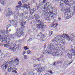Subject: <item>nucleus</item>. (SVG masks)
<instances>
[{
  "label": "nucleus",
  "instance_id": "1",
  "mask_svg": "<svg viewBox=\"0 0 75 75\" xmlns=\"http://www.w3.org/2000/svg\"><path fill=\"white\" fill-rule=\"evenodd\" d=\"M62 38L61 36H57L55 39H53L52 40V42H54V44L51 43L49 45L47 48L48 49H50V50L52 53L53 56H57L59 57L60 55H62V54H60L61 51L60 50L58 46V44H59V41H60Z\"/></svg>",
  "mask_w": 75,
  "mask_h": 75
},
{
  "label": "nucleus",
  "instance_id": "2",
  "mask_svg": "<svg viewBox=\"0 0 75 75\" xmlns=\"http://www.w3.org/2000/svg\"><path fill=\"white\" fill-rule=\"evenodd\" d=\"M57 36H61L62 38L59 41V44L58 43H56V44H57V47H59L58 48H59V49H60V51H61V52L60 53V54H61L63 55V54L62 53H63V52H65V50H64V49L61 48V45L60 44V42H61V43H62V44H65V40L63 39L61 40V39H62V38H67V39L68 40V41H70V40H71V41H74V40L73 38H75V35L74 34H71L70 35V36L69 37L68 35L67 34H65L64 35H62Z\"/></svg>",
  "mask_w": 75,
  "mask_h": 75
},
{
  "label": "nucleus",
  "instance_id": "3",
  "mask_svg": "<svg viewBox=\"0 0 75 75\" xmlns=\"http://www.w3.org/2000/svg\"><path fill=\"white\" fill-rule=\"evenodd\" d=\"M11 61H9V65L8 66L9 67L8 69H7L8 72H11V70L13 69V68L14 67V64L17 65L19 64V62L20 61L17 58L16 59L15 58H13L10 60Z\"/></svg>",
  "mask_w": 75,
  "mask_h": 75
},
{
  "label": "nucleus",
  "instance_id": "4",
  "mask_svg": "<svg viewBox=\"0 0 75 75\" xmlns=\"http://www.w3.org/2000/svg\"><path fill=\"white\" fill-rule=\"evenodd\" d=\"M16 33L15 34L11 35L9 34L8 35V40H10V38L11 39H14V36L15 37H18V38H20L21 37H22L24 35V32L22 31H20L21 29L19 28H18L16 29Z\"/></svg>",
  "mask_w": 75,
  "mask_h": 75
},
{
  "label": "nucleus",
  "instance_id": "5",
  "mask_svg": "<svg viewBox=\"0 0 75 75\" xmlns=\"http://www.w3.org/2000/svg\"><path fill=\"white\" fill-rule=\"evenodd\" d=\"M34 17L35 18V20L38 23H40V24H36V26L37 28L38 29H41L43 31H44V28H45L46 25H44V23L42 21L41 22L40 20L38 19L40 17L39 15L35 14L34 15Z\"/></svg>",
  "mask_w": 75,
  "mask_h": 75
},
{
  "label": "nucleus",
  "instance_id": "6",
  "mask_svg": "<svg viewBox=\"0 0 75 75\" xmlns=\"http://www.w3.org/2000/svg\"><path fill=\"white\" fill-rule=\"evenodd\" d=\"M71 8L69 7L67 9L65 10V11L66 12H65L64 13V18L65 19L67 18V19H69L70 18L72 17L71 15L74 14L75 13V8L73 9V11L72 12L70 11ZM68 12V13H67Z\"/></svg>",
  "mask_w": 75,
  "mask_h": 75
},
{
  "label": "nucleus",
  "instance_id": "7",
  "mask_svg": "<svg viewBox=\"0 0 75 75\" xmlns=\"http://www.w3.org/2000/svg\"><path fill=\"white\" fill-rule=\"evenodd\" d=\"M6 35L5 31L2 30H0V40L1 42H3L4 43L7 42V39L8 38L9 36Z\"/></svg>",
  "mask_w": 75,
  "mask_h": 75
},
{
  "label": "nucleus",
  "instance_id": "8",
  "mask_svg": "<svg viewBox=\"0 0 75 75\" xmlns=\"http://www.w3.org/2000/svg\"><path fill=\"white\" fill-rule=\"evenodd\" d=\"M41 4L40 5V4H39L38 5V7L39 8H41L42 7L43 9L44 10H46V11H48V10H49L48 9L49 7H48L47 6V4H49V2H45V0H41Z\"/></svg>",
  "mask_w": 75,
  "mask_h": 75
},
{
  "label": "nucleus",
  "instance_id": "9",
  "mask_svg": "<svg viewBox=\"0 0 75 75\" xmlns=\"http://www.w3.org/2000/svg\"><path fill=\"white\" fill-rule=\"evenodd\" d=\"M16 15H17V16H19V17H22L23 19H20V23H21V26L23 27H25V26H24V25L26 24V21H23V13L20 14V13L18 12H17L16 13Z\"/></svg>",
  "mask_w": 75,
  "mask_h": 75
},
{
  "label": "nucleus",
  "instance_id": "10",
  "mask_svg": "<svg viewBox=\"0 0 75 75\" xmlns=\"http://www.w3.org/2000/svg\"><path fill=\"white\" fill-rule=\"evenodd\" d=\"M43 13L45 16H45V18L46 20H47V21H50V18H48V16H51V18H52V19H54V16H52V15H50V13H48V11H43Z\"/></svg>",
  "mask_w": 75,
  "mask_h": 75
},
{
  "label": "nucleus",
  "instance_id": "11",
  "mask_svg": "<svg viewBox=\"0 0 75 75\" xmlns=\"http://www.w3.org/2000/svg\"><path fill=\"white\" fill-rule=\"evenodd\" d=\"M14 18V20L9 21V22L11 24H12L15 27H16L17 26V23H18V21L16 19H16L17 18V16H15Z\"/></svg>",
  "mask_w": 75,
  "mask_h": 75
},
{
  "label": "nucleus",
  "instance_id": "12",
  "mask_svg": "<svg viewBox=\"0 0 75 75\" xmlns=\"http://www.w3.org/2000/svg\"><path fill=\"white\" fill-rule=\"evenodd\" d=\"M51 8L52 10L53 11L51 12H50V14L51 15V16H54V15L57 16V12L55 11L56 10V8L55 7H53L52 8L51 7Z\"/></svg>",
  "mask_w": 75,
  "mask_h": 75
},
{
  "label": "nucleus",
  "instance_id": "13",
  "mask_svg": "<svg viewBox=\"0 0 75 75\" xmlns=\"http://www.w3.org/2000/svg\"><path fill=\"white\" fill-rule=\"evenodd\" d=\"M8 11L6 14V17H8V16H10V15H12V14H13L11 11V9H10V8H8Z\"/></svg>",
  "mask_w": 75,
  "mask_h": 75
},
{
  "label": "nucleus",
  "instance_id": "14",
  "mask_svg": "<svg viewBox=\"0 0 75 75\" xmlns=\"http://www.w3.org/2000/svg\"><path fill=\"white\" fill-rule=\"evenodd\" d=\"M9 62H7L6 63V64H4L2 65L1 66V68L2 69H6L7 68V66H8L9 65Z\"/></svg>",
  "mask_w": 75,
  "mask_h": 75
},
{
  "label": "nucleus",
  "instance_id": "15",
  "mask_svg": "<svg viewBox=\"0 0 75 75\" xmlns=\"http://www.w3.org/2000/svg\"><path fill=\"white\" fill-rule=\"evenodd\" d=\"M43 54L44 55H45L47 54H52V52L49 49H47L46 50H45L43 52Z\"/></svg>",
  "mask_w": 75,
  "mask_h": 75
},
{
  "label": "nucleus",
  "instance_id": "16",
  "mask_svg": "<svg viewBox=\"0 0 75 75\" xmlns=\"http://www.w3.org/2000/svg\"><path fill=\"white\" fill-rule=\"evenodd\" d=\"M30 5L29 4H28V6L27 4H25L23 5V8H24V10L25 8H26L28 10L30 11V6H29Z\"/></svg>",
  "mask_w": 75,
  "mask_h": 75
},
{
  "label": "nucleus",
  "instance_id": "17",
  "mask_svg": "<svg viewBox=\"0 0 75 75\" xmlns=\"http://www.w3.org/2000/svg\"><path fill=\"white\" fill-rule=\"evenodd\" d=\"M44 70H45V68L44 67L41 68L39 67L38 69V72H41L44 71Z\"/></svg>",
  "mask_w": 75,
  "mask_h": 75
},
{
  "label": "nucleus",
  "instance_id": "18",
  "mask_svg": "<svg viewBox=\"0 0 75 75\" xmlns=\"http://www.w3.org/2000/svg\"><path fill=\"white\" fill-rule=\"evenodd\" d=\"M11 26V24H8L6 26V27L7 28L6 29V34H8V27H10Z\"/></svg>",
  "mask_w": 75,
  "mask_h": 75
},
{
  "label": "nucleus",
  "instance_id": "19",
  "mask_svg": "<svg viewBox=\"0 0 75 75\" xmlns=\"http://www.w3.org/2000/svg\"><path fill=\"white\" fill-rule=\"evenodd\" d=\"M16 66L14 64H13V69H15L12 71L13 72H15V73H17V72L16 71H17V68H16Z\"/></svg>",
  "mask_w": 75,
  "mask_h": 75
},
{
  "label": "nucleus",
  "instance_id": "20",
  "mask_svg": "<svg viewBox=\"0 0 75 75\" xmlns=\"http://www.w3.org/2000/svg\"><path fill=\"white\" fill-rule=\"evenodd\" d=\"M16 8H20L21 10H24V5L23 6H21V5H18L16 6Z\"/></svg>",
  "mask_w": 75,
  "mask_h": 75
},
{
  "label": "nucleus",
  "instance_id": "21",
  "mask_svg": "<svg viewBox=\"0 0 75 75\" xmlns=\"http://www.w3.org/2000/svg\"><path fill=\"white\" fill-rule=\"evenodd\" d=\"M64 1L63 2V0H61L60 2V7L61 8L63 7V5H64V1H65V0H64Z\"/></svg>",
  "mask_w": 75,
  "mask_h": 75
},
{
  "label": "nucleus",
  "instance_id": "22",
  "mask_svg": "<svg viewBox=\"0 0 75 75\" xmlns=\"http://www.w3.org/2000/svg\"><path fill=\"white\" fill-rule=\"evenodd\" d=\"M36 11L35 8H33V9H31L30 12V14H33L34 13V12H35Z\"/></svg>",
  "mask_w": 75,
  "mask_h": 75
},
{
  "label": "nucleus",
  "instance_id": "23",
  "mask_svg": "<svg viewBox=\"0 0 75 75\" xmlns=\"http://www.w3.org/2000/svg\"><path fill=\"white\" fill-rule=\"evenodd\" d=\"M4 47H6V48H9L10 47V44L7 43L6 44H5L4 45Z\"/></svg>",
  "mask_w": 75,
  "mask_h": 75
},
{
  "label": "nucleus",
  "instance_id": "24",
  "mask_svg": "<svg viewBox=\"0 0 75 75\" xmlns=\"http://www.w3.org/2000/svg\"><path fill=\"white\" fill-rule=\"evenodd\" d=\"M45 35H42L41 36V39L42 41H44L43 40L45 39Z\"/></svg>",
  "mask_w": 75,
  "mask_h": 75
},
{
  "label": "nucleus",
  "instance_id": "25",
  "mask_svg": "<svg viewBox=\"0 0 75 75\" xmlns=\"http://www.w3.org/2000/svg\"><path fill=\"white\" fill-rule=\"evenodd\" d=\"M33 66L34 67H36V68H38L39 67H40V65L38 64L36 65L35 64H34L33 65Z\"/></svg>",
  "mask_w": 75,
  "mask_h": 75
},
{
  "label": "nucleus",
  "instance_id": "26",
  "mask_svg": "<svg viewBox=\"0 0 75 75\" xmlns=\"http://www.w3.org/2000/svg\"><path fill=\"white\" fill-rule=\"evenodd\" d=\"M0 3H1L2 6L4 5V1L3 0H0Z\"/></svg>",
  "mask_w": 75,
  "mask_h": 75
},
{
  "label": "nucleus",
  "instance_id": "27",
  "mask_svg": "<svg viewBox=\"0 0 75 75\" xmlns=\"http://www.w3.org/2000/svg\"><path fill=\"white\" fill-rule=\"evenodd\" d=\"M55 25L54 22H53L52 23H51V25L50 26V27H53Z\"/></svg>",
  "mask_w": 75,
  "mask_h": 75
},
{
  "label": "nucleus",
  "instance_id": "28",
  "mask_svg": "<svg viewBox=\"0 0 75 75\" xmlns=\"http://www.w3.org/2000/svg\"><path fill=\"white\" fill-rule=\"evenodd\" d=\"M59 63H60V64H61V62L60 61L57 62V63L54 62V64H53V65H56V64H59Z\"/></svg>",
  "mask_w": 75,
  "mask_h": 75
},
{
  "label": "nucleus",
  "instance_id": "29",
  "mask_svg": "<svg viewBox=\"0 0 75 75\" xmlns=\"http://www.w3.org/2000/svg\"><path fill=\"white\" fill-rule=\"evenodd\" d=\"M34 71L30 72L29 73V75H34Z\"/></svg>",
  "mask_w": 75,
  "mask_h": 75
},
{
  "label": "nucleus",
  "instance_id": "30",
  "mask_svg": "<svg viewBox=\"0 0 75 75\" xmlns=\"http://www.w3.org/2000/svg\"><path fill=\"white\" fill-rule=\"evenodd\" d=\"M52 31L50 30L49 31V35H50V37L51 36V35H52Z\"/></svg>",
  "mask_w": 75,
  "mask_h": 75
},
{
  "label": "nucleus",
  "instance_id": "31",
  "mask_svg": "<svg viewBox=\"0 0 75 75\" xmlns=\"http://www.w3.org/2000/svg\"><path fill=\"white\" fill-rule=\"evenodd\" d=\"M22 2L24 4L27 3V0H22Z\"/></svg>",
  "mask_w": 75,
  "mask_h": 75
},
{
  "label": "nucleus",
  "instance_id": "32",
  "mask_svg": "<svg viewBox=\"0 0 75 75\" xmlns=\"http://www.w3.org/2000/svg\"><path fill=\"white\" fill-rule=\"evenodd\" d=\"M16 47H13L12 49V51H16Z\"/></svg>",
  "mask_w": 75,
  "mask_h": 75
},
{
  "label": "nucleus",
  "instance_id": "33",
  "mask_svg": "<svg viewBox=\"0 0 75 75\" xmlns=\"http://www.w3.org/2000/svg\"><path fill=\"white\" fill-rule=\"evenodd\" d=\"M23 48L24 49V50H28L29 49V48H28V47L27 46L24 47Z\"/></svg>",
  "mask_w": 75,
  "mask_h": 75
},
{
  "label": "nucleus",
  "instance_id": "34",
  "mask_svg": "<svg viewBox=\"0 0 75 75\" xmlns=\"http://www.w3.org/2000/svg\"><path fill=\"white\" fill-rule=\"evenodd\" d=\"M71 0H65V1H64V3H68V2H69Z\"/></svg>",
  "mask_w": 75,
  "mask_h": 75
},
{
  "label": "nucleus",
  "instance_id": "35",
  "mask_svg": "<svg viewBox=\"0 0 75 75\" xmlns=\"http://www.w3.org/2000/svg\"><path fill=\"white\" fill-rule=\"evenodd\" d=\"M66 4L67 6H69L70 7H71V4L70 3H66Z\"/></svg>",
  "mask_w": 75,
  "mask_h": 75
},
{
  "label": "nucleus",
  "instance_id": "36",
  "mask_svg": "<svg viewBox=\"0 0 75 75\" xmlns=\"http://www.w3.org/2000/svg\"><path fill=\"white\" fill-rule=\"evenodd\" d=\"M25 14H28V12L27 11H26L25 12Z\"/></svg>",
  "mask_w": 75,
  "mask_h": 75
},
{
  "label": "nucleus",
  "instance_id": "37",
  "mask_svg": "<svg viewBox=\"0 0 75 75\" xmlns=\"http://www.w3.org/2000/svg\"><path fill=\"white\" fill-rule=\"evenodd\" d=\"M27 52L28 54H30L31 52V51H30V50H28L27 51Z\"/></svg>",
  "mask_w": 75,
  "mask_h": 75
},
{
  "label": "nucleus",
  "instance_id": "38",
  "mask_svg": "<svg viewBox=\"0 0 75 75\" xmlns=\"http://www.w3.org/2000/svg\"><path fill=\"white\" fill-rule=\"evenodd\" d=\"M37 60L38 61H41V58H40H40H37Z\"/></svg>",
  "mask_w": 75,
  "mask_h": 75
},
{
  "label": "nucleus",
  "instance_id": "39",
  "mask_svg": "<svg viewBox=\"0 0 75 75\" xmlns=\"http://www.w3.org/2000/svg\"><path fill=\"white\" fill-rule=\"evenodd\" d=\"M18 4L19 5H22V4H21V1H19L18 3Z\"/></svg>",
  "mask_w": 75,
  "mask_h": 75
},
{
  "label": "nucleus",
  "instance_id": "40",
  "mask_svg": "<svg viewBox=\"0 0 75 75\" xmlns=\"http://www.w3.org/2000/svg\"><path fill=\"white\" fill-rule=\"evenodd\" d=\"M24 57L25 59H27V55H24Z\"/></svg>",
  "mask_w": 75,
  "mask_h": 75
},
{
  "label": "nucleus",
  "instance_id": "41",
  "mask_svg": "<svg viewBox=\"0 0 75 75\" xmlns=\"http://www.w3.org/2000/svg\"><path fill=\"white\" fill-rule=\"evenodd\" d=\"M19 47V45H17L16 47V48H18Z\"/></svg>",
  "mask_w": 75,
  "mask_h": 75
},
{
  "label": "nucleus",
  "instance_id": "42",
  "mask_svg": "<svg viewBox=\"0 0 75 75\" xmlns=\"http://www.w3.org/2000/svg\"><path fill=\"white\" fill-rule=\"evenodd\" d=\"M43 57H44V56H43V55H41L40 56V58H41H41H43Z\"/></svg>",
  "mask_w": 75,
  "mask_h": 75
},
{
  "label": "nucleus",
  "instance_id": "43",
  "mask_svg": "<svg viewBox=\"0 0 75 75\" xmlns=\"http://www.w3.org/2000/svg\"><path fill=\"white\" fill-rule=\"evenodd\" d=\"M25 53H26V52H25V51L23 52V55H24L25 54Z\"/></svg>",
  "mask_w": 75,
  "mask_h": 75
},
{
  "label": "nucleus",
  "instance_id": "44",
  "mask_svg": "<svg viewBox=\"0 0 75 75\" xmlns=\"http://www.w3.org/2000/svg\"><path fill=\"white\" fill-rule=\"evenodd\" d=\"M51 7V5H49L48 7H49V8H50Z\"/></svg>",
  "mask_w": 75,
  "mask_h": 75
},
{
  "label": "nucleus",
  "instance_id": "45",
  "mask_svg": "<svg viewBox=\"0 0 75 75\" xmlns=\"http://www.w3.org/2000/svg\"><path fill=\"white\" fill-rule=\"evenodd\" d=\"M32 40V39L31 38L28 40L29 41H31Z\"/></svg>",
  "mask_w": 75,
  "mask_h": 75
},
{
  "label": "nucleus",
  "instance_id": "46",
  "mask_svg": "<svg viewBox=\"0 0 75 75\" xmlns=\"http://www.w3.org/2000/svg\"><path fill=\"white\" fill-rule=\"evenodd\" d=\"M31 15H30L29 17V18H30V19H31Z\"/></svg>",
  "mask_w": 75,
  "mask_h": 75
},
{
  "label": "nucleus",
  "instance_id": "47",
  "mask_svg": "<svg viewBox=\"0 0 75 75\" xmlns=\"http://www.w3.org/2000/svg\"><path fill=\"white\" fill-rule=\"evenodd\" d=\"M10 49L11 50V49H12V46H11L10 47Z\"/></svg>",
  "mask_w": 75,
  "mask_h": 75
},
{
  "label": "nucleus",
  "instance_id": "48",
  "mask_svg": "<svg viewBox=\"0 0 75 75\" xmlns=\"http://www.w3.org/2000/svg\"><path fill=\"white\" fill-rule=\"evenodd\" d=\"M13 46L14 47H15V48H16V45H15V44H13Z\"/></svg>",
  "mask_w": 75,
  "mask_h": 75
},
{
  "label": "nucleus",
  "instance_id": "49",
  "mask_svg": "<svg viewBox=\"0 0 75 75\" xmlns=\"http://www.w3.org/2000/svg\"><path fill=\"white\" fill-rule=\"evenodd\" d=\"M58 20H59V21H61V18H58Z\"/></svg>",
  "mask_w": 75,
  "mask_h": 75
},
{
  "label": "nucleus",
  "instance_id": "50",
  "mask_svg": "<svg viewBox=\"0 0 75 75\" xmlns=\"http://www.w3.org/2000/svg\"><path fill=\"white\" fill-rule=\"evenodd\" d=\"M23 75H26V73H23Z\"/></svg>",
  "mask_w": 75,
  "mask_h": 75
},
{
  "label": "nucleus",
  "instance_id": "51",
  "mask_svg": "<svg viewBox=\"0 0 75 75\" xmlns=\"http://www.w3.org/2000/svg\"><path fill=\"white\" fill-rule=\"evenodd\" d=\"M0 45H1V47H2V46H3V44H2V43H1Z\"/></svg>",
  "mask_w": 75,
  "mask_h": 75
},
{
  "label": "nucleus",
  "instance_id": "52",
  "mask_svg": "<svg viewBox=\"0 0 75 75\" xmlns=\"http://www.w3.org/2000/svg\"><path fill=\"white\" fill-rule=\"evenodd\" d=\"M73 5H74V6H75V2L73 4Z\"/></svg>",
  "mask_w": 75,
  "mask_h": 75
},
{
  "label": "nucleus",
  "instance_id": "53",
  "mask_svg": "<svg viewBox=\"0 0 75 75\" xmlns=\"http://www.w3.org/2000/svg\"><path fill=\"white\" fill-rule=\"evenodd\" d=\"M67 63H68L67 64H66L67 65H68V64H69V62H67Z\"/></svg>",
  "mask_w": 75,
  "mask_h": 75
},
{
  "label": "nucleus",
  "instance_id": "54",
  "mask_svg": "<svg viewBox=\"0 0 75 75\" xmlns=\"http://www.w3.org/2000/svg\"><path fill=\"white\" fill-rule=\"evenodd\" d=\"M50 73L51 74H52V71H50Z\"/></svg>",
  "mask_w": 75,
  "mask_h": 75
},
{
  "label": "nucleus",
  "instance_id": "55",
  "mask_svg": "<svg viewBox=\"0 0 75 75\" xmlns=\"http://www.w3.org/2000/svg\"><path fill=\"white\" fill-rule=\"evenodd\" d=\"M9 32H10V31H11V29H10L9 30Z\"/></svg>",
  "mask_w": 75,
  "mask_h": 75
},
{
  "label": "nucleus",
  "instance_id": "56",
  "mask_svg": "<svg viewBox=\"0 0 75 75\" xmlns=\"http://www.w3.org/2000/svg\"><path fill=\"white\" fill-rule=\"evenodd\" d=\"M72 61H71L69 64V65H70V64H71L72 63Z\"/></svg>",
  "mask_w": 75,
  "mask_h": 75
},
{
  "label": "nucleus",
  "instance_id": "57",
  "mask_svg": "<svg viewBox=\"0 0 75 75\" xmlns=\"http://www.w3.org/2000/svg\"><path fill=\"white\" fill-rule=\"evenodd\" d=\"M42 62H44V59H43L42 60Z\"/></svg>",
  "mask_w": 75,
  "mask_h": 75
},
{
  "label": "nucleus",
  "instance_id": "58",
  "mask_svg": "<svg viewBox=\"0 0 75 75\" xmlns=\"http://www.w3.org/2000/svg\"><path fill=\"white\" fill-rule=\"evenodd\" d=\"M56 26H57V25H58V23H57L56 25Z\"/></svg>",
  "mask_w": 75,
  "mask_h": 75
},
{
  "label": "nucleus",
  "instance_id": "59",
  "mask_svg": "<svg viewBox=\"0 0 75 75\" xmlns=\"http://www.w3.org/2000/svg\"><path fill=\"white\" fill-rule=\"evenodd\" d=\"M34 58H35V59H36V57H34Z\"/></svg>",
  "mask_w": 75,
  "mask_h": 75
},
{
  "label": "nucleus",
  "instance_id": "60",
  "mask_svg": "<svg viewBox=\"0 0 75 75\" xmlns=\"http://www.w3.org/2000/svg\"><path fill=\"white\" fill-rule=\"evenodd\" d=\"M57 0H55V1H57Z\"/></svg>",
  "mask_w": 75,
  "mask_h": 75
},
{
  "label": "nucleus",
  "instance_id": "61",
  "mask_svg": "<svg viewBox=\"0 0 75 75\" xmlns=\"http://www.w3.org/2000/svg\"><path fill=\"white\" fill-rule=\"evenodd\" d=\"M0 11H1V9H0Z\"/></svg>",
  "mask_w": 75,
  "mask_h": 75
},
{
  "label": "nucleus",
  "instance_id": "62",
  "mask_svg": "<svg viewBox=\"0 0 75 75\" xmlns=\"http://www.w3.org/2000/svg\"><path fill=\"white\" fill-rule=\"evenodd\" d=\"M1 52V50H0V52Z\"/></svg>",
  "mask_w": 75,
  "mask_h": 75
},
{
  "label": "nucleus",
  "instance_id": "63",
  "mask_svg": "<svg viewBox=\"0 0 75 75\" xmlns=\"http://www.w3.org/2000/svg\"><path fill=\"white\" fill-rule=\"evenodd\" d=\"M37 9H38V8H37Z\"/></svg>",
  "mask_w": 75,
  "mask_h": 75
},
{
  "label": "nucleus",
  "instance_id": "64",
  "mask_svg": "<svg viewBox=\"0 0 75 75\" xmlns=\"http://www.w3.org/2000/svg\"><path fill=\"white\" fill-rule=\"evenodd\" d=\"M4 1H6V0H4Z\"/></svg>",
  "mask_w": 75,
  "mask_h": 75
}]
</instances>
